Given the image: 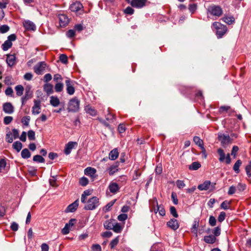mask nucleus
<instances>
[{
  "label": "nucleus",
  "instance_id": "f257e3e1",
  "mask_svg": "<svg viewBox=\"0 0 251 251\" xmlns=\"http://www.w3.org/2000/svg\"><path fill=\"white\" fill-rule=\"evenodd\" d=\"M212 26L216 30V35L218 39L222 38L227 31L226 26L219 22H214Z\"/></svg>",
  "mask_w": 251,
  "mask_h": 251
},
{
  "label": "nucleus",
  "instance_id": "f03ea898",
  "mask_svg": "<svg viewBox=\"0 0 251 251\" xmlns=\"http://www.w3.org/2000/svg\"><path fill=\"white\" fill-rule=\"evenodd\" d=\"M218 140L221 143V145L224 148H226L232 143V139L228 134L219 132L218 133Z\"/></svg>",
  "mask_w": 251,
  "mask_h": 251
},
{
  "label": "nucleus",
  "instance_id": "7ed1b4c3",
  "mask_svg": "<svg viewBox=\"0 0 251 251\" xmlns=\"http://www.w3.org/2000/svg\"><path fill=\"white\" fill-rule=\"evenodd\" d=\"M80 100L76 97L71 99L68 103L67 110L68 112H77L79 110Z\"/></svg>",
  "mask_w": 251,
  "mask_h": 251
},
{
  "label": "nucleus",
  "instance_id": "20e7f679",
  "mask_svg": "<svg viewBox=\"0 0 251 251\" xmlns=\"http://www.w3.org/2000/svg\"><path fill=\"white\" fill-rule=\"evenodd\" d=\"M87 202V205L84 207V209L86 210H94L100 204L99 199L97 197H93L89 199Z\"/></svg>",
  "mask_w": 251,
  "mask_h": 251
},
{
  "label": "nucleus",
  "instance_id": "39448f33",
  "mask_svg": "<svg viewBox=\"0 0 251 251\" xmlns=\"http://www.w3.org/2000/svg\"><path fill=\"white\" fill-rule=\"evenodd\" d=\"M207 10L211 15L218 17L221 16L223 14V10L219 5L212 4L208 7Z\"/></svg>",
  "mask_w": 251,
  "mask_h": 251
},
{
  "label": "nucleus",
  "instance_id": "423d86ee",
  "mask_svg": "<svg viewBox=\"0 0 251 251\" xmlns=\"http://www.w3.org/2000/svg\"><path fill=\"white\" fill-rule=\"evenodd\" d=\"M217 152L220 155L219 161L220 162H223L225 160L226 164L230 163L231 158L229 154H227L226 156L224 150L221 148L218 149Z\"/></svg>",
  "mask_w": 251,
  "mask_h": 251
},
{
  "label": "nucleus",
  "instance_id": "0eeeda50",
  "mask_svg": "<svg viewBox=\"0 0 251 251\" xmlns=\"http://www.w3.org/2000/svg\"><path fill=\"white\" fill-rule=\"evenodd\" d=\"M217 152L220 155L219 161L220 162H223L225 160L226 164L230 163L231 158L229 154H227L226 156L224 150L221 148L218 149Z\"/></svg>",
  "mask_w": 251,
  "mask_h": 251
},
{
  "label": "nucleus",
  "instance_id": "6e6552de",
  "mask_svg": "<svg viewBox=\"0 0 251 251\" xmlns=\"http://www.w3.org/2000/svg\"><path fill=\"white\" fill-rule=\"evenodd\" d=\"M74 81L71 80L69 78H67L65 80L67 93L70 95H72L75 93V89L74 86Z\"/></svg>",
  "mask_w": 251,
  "mask_h": 251
},
{
  "label": "nucleus",
  "instance_id": "1a4fd4ad",
  "mask_svg": "<svg viewBox=\"0 0 251 251\" xmlns=\"http://www.w3.org/2000/svg\"><path fill=\"white\" fill-rule=\"evenodd\" d=\"M148 2V0H131L130 5L133 7L141 9L145 7Z\"/></svg>",
  "mask_w": 251,
  "mask_h": 251
},
{
  "label": "nucleus",
  "instance_id": "9d476101",
  "mask_svg": "<svg viewBox=\"0 0 251 251\" xmlns=\"http://www.w3.org/2000/svg\"><path fill=\"white\" fill-rule=\"evenodd\" d=\"M46 63L44 62H40L34 67V72L37 75H41L46 67Z\"/></svg>",
  "mask_w": 251,
  "mask_h": 251
},
{
  "label": "nucleus",
  "instance_id": "9b49d317",
  "mask_svg": "<svg viewBox=\"0 0 251 251\" xmlns=\"http://www.w3.org/2000/svg\"><path fill=\"white\" fill-rule=\"evenodd\" d=\"M3 111L6 114H11L14 111V107L11 102H7L3 104Z\"/></svg>",
  "mask_w": 251,
  "mask_h": 251
},
{
  "label": "nucleus",
  "instance_id": "f8f14e48",
  "mask_svg": "<svg viewBox=\"0 0 251 251\" xmlns=\"http://www.w3.org/2000/svg\"><path fill=\"white\" fill-rule=\"evenodd\" d=\"M167 225L173 230H176L179 226L177 220L176 219H171L167 223Z\"/></svg>",
  "mask_w": 251,
  "mask_h": 251
},
{
  "label": "nucleus",
  "instance_id": "ddd939ff",
  "mask_svg": "<svg viewBox=\"0 0 251 251\" xmlns=\"http://www.w3.org/2000/svg\"><path fill=\"white\" fill-rule=\"evenodd\" d=\"M41 101L39 100H34V105L32 108V113L33 115H37L40 113Z\"/></svg>",
  "mask_w": 251,
  "mask_h": 251
},
{
  "label": "nucleus",
  "instance_id": "4468645a",
  "mask_svg": "<svg viewBox=\"0 0 251 251\" xmlns=\"http://www.w3.org/2000/svg\"><path fill=\"white\" fill-rule=\"evenodd\" d=\"M79 200L77 199L74 202L69 204L65 210L66 213L75 212L78 206Z\"/></svg>",
  "mask_w": 251,
  "mask_h": 251
},
{
  "label": "nucleus",
  "instance_id": "2eb2a0df",
  "mask_svg": "<svg viewBox=\"0 0 251 251\" xmlns=\"http://www.w3.org/2000/svg\"><path fill=\"white\" fill-rule=\"evenodd\" d=\"M77 145V143L76 142H73L70 141L67 144L65 145V149H64V153L66 155L69 154L72 150L74 148L75 146H76Z\"/></svg>",
  "mask_w": 251,
  "mask_h": 251
},
{
  "label": "nucleus",
  "instance_id": "dca6fc26",
  "mask_svg": "<svg viewBox=\"0 0 251 251\" xmlns=\"http://www.w3.org/2000/svg\"><path fill=\"white\" fill-rule=\"evenodd\" d=\"M24 26L25 29L27 30H35L36 29V26L35 24L31 21L29 20L25 21L24 23Z\"/></svg>",
  "mask_w": 251,
  "mask_h": 251
},
{
  "label": "nucleus",
  "instance_id": "f3484780",
  "mask_svg": "<svg viewBox=\"0 0 251 251\" xmlns=\"http://www.w3.org/2000/svg\"><path fill=\"white\" fill-rule=\"evenodd\" d=\"M108 188L110 192L113 194L116 193L120 189L118 184L116 182H111L108 186Z\"/></svg>",
  "mask_w": 251,
  "mask_h": 251
},
{
  "label": "nucleus",
  "instance_id": "a211bd4d",
  "mask_svg": "<svg viewBox=\"0 0 251 251\" xmlns=\"http://www.w3.org/2000/svg\"><path fill=\"white\" fill-rule=\"evenodd\" d=\"M6 62L9 66L12 67L16 63V56L14 54H8L6 57Z\"/></svg>",
  "mask_w": 251,
  "mask_h": 251
},
{
  "label": "nucleus",
  "instance_id": "6ab92c4d",
  "mask_svg": "<svg viewBox=\"0 0 251 251\" xmlns=\"http://www.w3.org/2000/svg\"><path fill=\"white\" fill-rule=\"evenodd\" d=\"M60 25L61 26H65L69 23L68 18L64 14L59 15Z\"/></svg>",
  "mask_w": 251,
  "mask_h": 251
},
{
  "label": "nucleus",
  "instance_id": "aec40b11",
  "mask_svg": "<svg viewBox=\"0 0 251 251\" xmlns=\"http://www.w3.org/2000/svg\"><path fill=\"white\" fill-rule=\"evenodd\" d=\"M211 182L209 180H206L203 183L199 184L198 189L200 191L207 190L210 186Z\"/></svg>",
  "mask_w": 251,
  "mask_h": 251
},
{
  "label": "nucleus",
  "instance_id": "412c9836",
  "mask_svg": "<svg viewBox=\"0 0 251 251\" xmlns=\"http://www.w3.org/2000/svg\"><path fill=\"white\" fill-rule=\"evenodd\" d=\"M82 7L81 3L79 2H76L72 3L70 6V9L72 12H77Z\"/></svg>",
  "mask_w": 251,
  "mask_h": 251
},
{
  "label": "nucleus",
  "instance_id": "4be33fe9",
  "mask_svg": "<svg viewBox=\"0 0 251 251\" xmlns=\"http://www.w3.org/2000/svg\"><path fill=\"white\" fill-rule=\"evenodd\" d=\"M119 152L117 148L111 150L109 153V159L111 160H116L119 156Z\"/></svg>",
  "mask_w": 251,
  "mask_h": 251
},
{
  "label": "nucleus",
  "instance_id": "5701e85b",
  "mask_svg": "<svg viewBox=\"0 0 251 251\" xmlns=\"http://www.w3.org/2000/svg\"><path fill=\"white\" fill-rule=\"evenodd\" d=\"M216 238L213 235H209L205 236L203 241L207 244H213L216 242Z\"/></svg>",
  "mask_w": 251,
  "mask_h": 251
},
{
  "label": "nucleus",
  "instance_id": "b1692460",
  "mask_svg": "<svg viewBox=\"0 0 251 251\" xmlns=\"http://www.w3.org/2000/svg\"><path fill=\"white\" fill-rule=\"evenodd\" d=\"M114 222L115 220L112 219L105 221L103 223L104 228L108 230L112 229L115 224Z\"/></svg>",
  "mask_w": 251,
  "mask_h": 251
},
{
  "label": "nucleus",
  "instance_id": "393cba45",
  "mask_svg": "<svg viewBox=\"0 0 251 251\" xmlns=\"http://www.w3.org/2000/svg\"><path fill=\"white\" fill-rule=\"evenodd\" d=\"M155 202L156 203L157 206L156 211L155 209L154 210L155 213H157V212H158L160 215H161L162 216H165L166 212H165V210L164 207L162 205H159L158 204L157 201L156 199H155Z\"/></svg>",
  "mask_w": 251,
  "mask_h": 251
},
{
  "label": "nucleus",
  "instance_id": "a878e982",
  "mask_svg": "<svg viewBox=\"0 0 251 251\" xmlns=\"http://www.w3.org/2000/svg\"><path fill=\"white\" fill-rule=\"evenodd\" d=\"M222 20L228 25H230L235 23V19L233 16H224L222 18Z\"/></svg>",
  "mask_w": 251,
  "mask_h": 251
},
{
  "label": "nucleus",
  "instance_id": "bb28decb",
  "mask_svg": "<svg viewBox=\"0 0 251 251\" xmlns=\"http://www.w3.org/2000/svg\"><path fill=\"white\" fill-rule=\"evenodd\" d=\"M199 219L198 218L195 219L191 230H192V232L196 234V236H197L198 227L199 226Z\"/></svg>",
  "mask_w": 251,
  "mask_h": 251
},
{
  "label": "nucleus",
  "instance_id": "cd10ccee",
  "mask_svg": "<svg viewBox=\"0 0 251 251\" xmlns=\"http://www.w3.org/2000/svg\"><path fill=\"white\" fill-rule=\"evenodd\" d=\"M50 99V103L52 106L57 107L59 105L60 101L57 97L51 96Z\"/></svg>",
  "mask_w": 251,
  "mask_h": 251
},
{
  "label": "nucleus",
  "instance_id": "c85d7f7f",
  "mask_svg": "<svg viewBox=\"0 0 251 251\" xmlns=\"http://www.w3.org/2000/svg\"><path fill=\"white\" fill-rule=\"evenodd\" d=\"M44 90L49 95L53 93V86L51 84H46L44 86Z\"/></svg>",
  "mask_w": 251,
  "mask_h": 251
},
{
  "label": "nucleus",
  "instance_id": "c756f323",
  "mask_svg": "<svg viewBox=\"0 0 251 251\" xmlns=\"http://www.w3.org/2000/svg\"><path fill=\"white\" fill-rule=\"evenodd\" d=\"M119 163L117 162H115L113 165H111L108 168L109 173H116L119 171V169L118 168Z\"/></svg>",
  "mask_w": 251,
  "mask_h": 251
},
{
  "label": "nucleus",
  "instance_id": "7c9ffc66",
  "mask_svg": "<svg viewBox=\"0 0 251 251\" xmlns=\"http://www.w3.org/2000/svg\"><path fill=\"white\" fill-rule=\"evenodd\" d=\"M112 230L117 233H120L123 230V227L121 224L118 223H115Z\"/></svg>",
  "mask_w": 251,
  "mask_h": 251
},
{
  "label": "nucleus",
  "instance_id": "2f4dec72",
  "mask_svg": "<svg viewBox=\"0 0 251 251\" xmlns=\"http://www.w3.org/2000/svg\"><path fill=\"white\" fill-rule=\"evenodd\" d=\"M16 94L18 96H21L23 94L24 88L22 85H18L15 87Z\"/></svg>",
  "mask_w": 251,
  "mask_h": 251
},
{
  "label": "nucleus",
  "instance_id": "473e14b6",
  "mask_svg": "<svg viewBox=\"0 0 251 251\" xmlns=\"http://www.w3.org/2000/svg\"><path fill=\"white\" fill-rule=\"evenodd\" d=\"M22 157L24 159H28L31 156V153L27 149H24L21 151Z\"/></svg>",
  "mask_w": 251,
  "mask_h": 251
},
{
  "label": "nucleus",
  "instance_id": "72a5a7b5",
  "mask_svg": "<svg viewBox=\"0 0 251 251\" xmlns=\"http://www.w3.org/2000/svg\"><path fill=\"white\" fill-rule=\"evenodd\" d=\"M201 167V164L199 162H194L189 166L190 170L196 171Z\"/></svg>",
  "mask_w": 251,
  "mask_h": 251
},
{
  "label": "nucleus",
  "instance_id": "f704fd0d",
  "mask_svg": "<svg viewBox=\"0 0 251 251\" xmlns=\"http://www.w3.org/2000/svg\"><path fill=\"white\" fill-rule=\"evenodd\" d=\"M12 46V43L10 42L9 41L6 40L2 44L1 47L3 51L7 50L9 48H10Z\"/></svg>",
  "mask_w": 251,
  "mask_h": 251
},
{
  "label": "nucleus",
  "instance_id": "c9c22d12",
  "mask_svg": "<svg viewBox=\"0 0 251 251\" xmlns=\"http://www.w3.org/2000/svg\"><path fill=\"white\" fill-rule=\"evenodd\" d=\"M32 94L25 93V95L21 98L22 105H24L28 100L32 97Z\"/></svg>",
  "mask_w": 251,
  "mask_h": 251
},
{
  "label": "nucleus",
  "instance_id": "e433bc0d",
  "mask_svg": "<svg viewBox=\"0 0 251 251\" xmlns=\"http://www.w3.org/2000/svg\"><path fill=\"white\" fill-rule=\"evenodd\" d=\"M23 147L22 144L20 141H16L13 144V148L16 150L17 152H19Z\"/></svg>",
  "mask_w": 251,
  "mask_h": 251
},
{
  "label": "nucleus",
  "instance_id": "4c0bfd02",
  "mask_svg": "<svg viewBox=\"0 0 251 251\" xmlns=\"http://www.w3.org/2000/svg\"><path fill=\"white\" fill-rule=\"evenodd\" d=\"M193 141L195 143V144L201 147H203V141L200 139V138L198 136H195L193 138Z\"/></svg>",
  "mask_w": 251,
  "mask_h": 251
},
{
  "label": "nucleus",
  "instance_id": "58836bf2",
  "mask_svg": "<svg viewBox=\"0 0 251 251\" xmlns=\"http://www.w3.org/2000/svg\"><path fill=\"white\" fill-rule=\"evenodd\" d=\"M33 161L37 163H44L45 159L40 155H35L33 157Z\"/></svg>",
  "mask_w": 251,
  "mask_h": 251
},
{
  "label": "nucleus",
  "instance_id": "ea45409f",
  "mask_svg": "<svg viewBox=\"0 0 251 251\" xmlns=\"http://www.w3.org/2000/svg\"><path fill=\"white\" fill-rule=\"evenodd\" d=\"M85 110L88 114L93 116H96L97 114L96 110L92 107L86 108Z\"/></svg>",
  "mask_w": 251,
  "mask_h": 251
},
{
  "label": "nucleus",
  "instance_id": "a19ab883",
  "mask_svg": "<svg viewBox=\"0 0 251 251\" xmlns=\"http://www.w3.org/2000/svg\"><path fill=\"white\" fill-rule=\"evenodd\" d=\"M119 236L116 237L115 238L113 239L110 242L109 246H110V248L111 249H114L117 245V244H118L119 241Z\"/></svg>",
  "mask_w": 251,
  "mask_h": 251
},
{
  "label": "nucleus",
  "instance_id": "79ce46f5",
  "mask_svg": "<svg viewBox=\"0 0 251 251\" xmlns=\"http://www.w3.org/2000/svg\"><path fill=\"white\" fill-rule=\"evenodd\" d=\"M89 182V180L86 177L83 176L79 179V184L82 186H86Z\"/></svg>",
  "mask_w": 251,
  "mask_h": 251
},
{
  "label": "nucleus",
  "instance_id": "37998d69",
  "mask_svg": "<svg viewBox=\"0 0 251 251\" xmlns=\"http://www.w3.org/2000/svg\"><path fill=\"white\" fill-rule=\"evenodd\" d=\"M6 141L8 143H11L13 142V138L12 134L10 131H8L6 133L5 136Z\"/></svg>",
  "mask_w": 251,
  "mask_h": 251
},
{
  "label": "nucleus",
  "instance_id": "c03bdc74",
  "mask_svg": "<svg viewBox=\"0 0 251 251\" xmlns=\"http://www.w3.org/2000/svg\"><path fill=\"white\" fill-rule=\"evenodd\" d=\"M221 229L219 226L215 227L212 230V233L213 234V235L216 238L221 234Z\"/></svg>",
  "mask_w": 251,
  "mask_h": 251
},
{
  "label": "nucleus",
  "instance_id": "a18cd8bd",
  "mask_svg": "<svg viewBox=\"0 0 251 251\" xmlns=\"http://www.w3.org/2000/svg\"><path fill=\"white\" fill-rule=\"evenodd\" d=\"M63 84L61 82L57 83L54 87L55 91L56 92H60L63 90Z\"/></svg>",
  "mask_w": 251,
  "mask_h": 251
},
{
  "label": "nucleus",
  "instance_id": "49530a36",
  "mask_svg": "<svg viewBox=\"0 0 251 251\" xmlns=\"http://www.w3.org/2000/svg\"><path fill=\"white\" fill-rule=\"evenodd\" d=\"M241 164L242 161L240 160H238L237 161H236L233 167V169L235 172L238 173V172L239 171V167L241 166Z\"/></svg>",
  "mask_w": 251,
  "mask_h": 251
},
{
  "label": "nucleus",
  "instance_id": "de8ad7c7",
  "mask_svg": "<svg viewBox=\"0 0 251 251\" xmlns=\"http://www.w3.org/2000/svg\"><path fill=\"white\" fill-rule=\"evenodd\" d=\"M30 120V117L28 116H25L22 118L21 122L24 124V125L28 126L29 125Z\"/></svg>",
  "mask_w": 251,
  "mask_h": 251
},
{
  "label": "nucleus",
  "instance_id": "09e8293b",
  "mask_svg": "<svg viewBox=\"0 0 251 251\" xmlns=\"http://www.w3.org/2000/svg\"><path fill=\"white\" fill-rule=\"evenodd\" d=\"M59 60L62 63L65 64H66L68 62V56L65 54H62L60 55Z\"/></svg>",
  "mask_w": 251,
  "mask_h": 251
},
{
  "label": "nucleus",
  "instance_id": "8fccbe9b",
  "mask_svg": "<svg viewBox=\"0 0 251 251\" xmlns=\"http://www.w3.org/2000/svg\"><path fill=\"white\" fill-rule=\"evenodd\" d=\"M188 9L189 11L193 14L197 9V4L196 3H192L189 5Z\"/></svg>",
  "mask_w": 251,
  "mask_h": 251
},
{
  "label": "nucleus",
  "instance_id": "3c124183",
  "mask_svg": "<svg viewBox=\"0 0 251 251\" xmlns=\"http://www.w3.org/2000/svg\"><path fill=\"white\" fill-rule=\"evenodd\" d=\"M9 26L6 25H3L0 26V32L5 33L9 30Z\"/></svg>",
  "mask_w": 251,
  "mask_h": 251
},
{
  "label": "nucleus",
  "instance_id": "603ef678",
  "mask_svg": "<svg viewBox=\"0 0 251 251\" xmlns=\"http://www.w3.org/2000/svg\"><path fill=\"white\" fill-rule=\"evenodd\" d=\"M28 139L31 141L35 140V132L32 130H30L27 132Z\"/></svg>",
  "mask_w": 251,
  "mask_h": 251
},
{
  "label": "nucleus",
  "instance_id": "864d4df0",
  "mask_svg": "<svg viewBox=\"0 0 251 251\" xmlns=\"http://www.w3.org/2000/svg\"><path fill=\"white\" fill-rule=\"evenodd\" d=\"M229 202L227 201H225L221 204V208L224 210H227L229 208Z\"/></svg>",
  "mask_w": 251,
  "mask_h": 251
},
{
  "label": "nucleus",
  "instance_id": "5fc2aeb1",
  "mask_svg": "<svg viewBox=\"0 0 251 251\" xmlns=\"http://www.w3.org/2000/svg\"><path fill=\"white\" fill-rule=\"evenodd\" d=\"M209 224L212 226H214L216 225V219L212 215H211L209 217Z\"/></svg>",
  "mask_w": 251,
  "mask_h": 251
},
{
  "label": "nucleus",
  "instance_id": "6e6d98bb",
  "mask_svg": "<svg viewBox=\"0 0 251 251\" xmlns=\"http://www.w3.org/2000/svg\"><path fill=\"white\" fill-rule=\"evenodd\" d=\"M134 12V10L131 7L128 6L124 10V13L126 14L131 15Z\"/></svg>",
  "mask_w": 251,
  "mask_h": 251
},
{
  "label": "nucleus",
  "instance_id": "4d7b16f0",
  "mask_svg": "<svg viewBox=\"0 0 251 251\" xmlns=\"http://www.w3.org/2000/svg\"><path fill=\"white\" fill-rule=\"evenodd\" d=\"M13 120V118L11 116H6L3 119V123L5 125H9Z\"/></svg>",
  "mask_w": 251,
  "mask_h": 251
},
{
  "label": "nucleus",
  "instance_id": "13d9d810",
  "mask_svg": "<svg viewBox=\"0 0 251 251\" xmlns=\"http://www.w3.org/2000/svg\"><path fill=\"white\" fill-rule=\"evenodd\" d=\"M246 188V185L244 183H239L237 186V190L239 192H242L244 191Z\"/></svg>",
  "mask_w": 251,
  "mask_h": 251
},
{
  "label": "nucleus",
  "instance_id": "bf43d9fd",
  "mask_svg": "<svg viewBox=\"0 0 251 251\" xmlns=\"http://www.w3.org/2000/svg\"><path fill=\"white\" fill-rule=\"evenodd\" d=\"M226 214L225 212H220L218 217V220L219 222L220 223H222V222H223L225 218H226Z\"/></svg>",
  "mask_w": 251,
  "mask_h": 251
},
{
  "label": "nucleus",
  "instance_id": "052dcab7",
  "mask_svg": "<svg viewBox=\"0 0 251 251\" xmlns=\"http://www.w3.org/2000/svg\"><path fill=\"white\" fill-rule=\"evenodd\" d=\"M170 213L171 214L175 217V218H177L178 217V215L176 212V208L173 206H171L170 207Z\"/></svg>",
  "mask_w": 251,
  "mask_h": 251
},
{
  "label": "nucleus",
  "instance_id": "680f3d73",
  "mask_svg": "<svg viewBox=\"0 0 251 251\" xmlns=\"http://www.w3.org/2000/svg\"><path fill=\"white\" fill-rule=\"evenodd\" d=\"M75 31L74 29H70L67 31L66 34L67 37L69 38H72L74 37L75 35Z\"/></svg>",
  "mask_w": 251,
  "mask_h": 251
},
{
  "label": "nucleus",
  "instance_id": "e2e57ef3",
  "mask_svg": "<svg viewBox=\"0 0 251 251\" xmlns=\"http://www.w3.org/2000/svg\"><path fill=\"white\" fill-rule=\"evenodd\" d=\"M6 167V162L5 159H0V171H1Z\"/></svg>",
  "mask_w": 251,
  "mask_h": 251
},
{
  "label": "nucleus",
  "instance_id": "0e129e2a",
  "mask_svg": "<svg viewBox=\"0 0 251 251\" xmlns=\"http://www.w3.org/2000/svg\"><path fill=\"white\" fill-rule=\"evenodd\" d=\"M119 221L124 222L127 219V215L125 213L120 214L117 218Z\"/></svg>",
  "mask_w": 251,
  "mask_h": 251
},
{
  "label": "nucleus",
  "instance_id": "69168bd1",
  "mask_svg": "<svg viewBox=\"0 0 251 251\" xmlns=\"http://www.w3.org/2000/svg\"><path fill=\"white\" fill-rule=\"evenodd\" d=\"M5 93L6 96L13 97V90L11 87H8L5 90Z\"/></svg>",
  "mask_w": 251,
  "mask_h": 251
},
{
  "label": "nucleus",
  "instance_id": "338daca9",
  "mask_svg": "<svg viewBox=\"0 0 251 251\" xmlns=\"http://www.w3.org/2000/svg\"><path fill=\"white\" fill-rule=\"evenodd\" d=\"M10 228L12 230L16 231L18 230L19 225L17 223L13 222L11 224Z\"/></svg>",
  "mask_w": 251,
  "mask_h": 251
},
{
  "label": "nucleus",
  "instance_id": "774afa93",
  "mask_svg": "<svg viewBox=\"0 0 251 251\" xmlns=\"http://www.w3.org/2000/svg\"><path fill=\"white\" fill-rule=\"evenodd\" d=\"M76 221L75 219H71L69 220V222L65 225H67L70 228L72 229V227L74 226Z\"/></svg>",
  "mask_w": 251,
  "mask_h": 251
}]
</instances>
